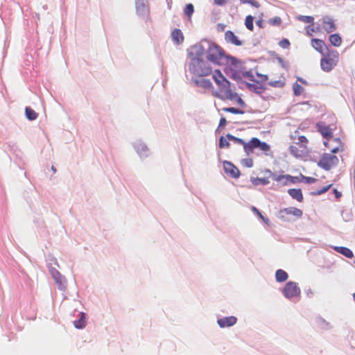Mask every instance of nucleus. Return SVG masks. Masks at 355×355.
I'll use <instances>...</instances> for the list:
<instances>
[{
    "label": "nucleus",
    "instance_id": "nucleus-1",
    "mask_svg": "<svg viewBox=\"0 0 355 355\" xmlns=\"http://www.w3.org/2000/svg\"><path fill=\"white\" fill-rule=\"evenodd\" d=\"M212 78L218 86V91H215L213 93L214 96L223 100L228 99L233 101L237 99L239 103L242 102V99L232 89L230 83L222 74L220 70H215Z\"/></svg>",
    "mask_w": 355,
    "mask_h": 355
},
{
    "label": "nucleus",
    "instance_id": "nucleus-2",
    "mask_svg": "<svg viewBox=\"0 0 355 355\" xmlns=\"http://www.w3.org/2000/svg\"><path fill=\"white\" fill-rule=\"evenodd\" d=\"M207 59L217 65L230 64L236 67L240 64L234 57L226 55L222 47L216 44L209 45L206 51Z\"/></svg>",
    "mask_w": 355,
    "mask_h": 355
},
{
    "label": "nucleus",
    "instance_id": "nucleus-3",
    "mask_svg": "<svg viewBox=\"0 0 355 355\" xmlns=\"http://www.w3.org/2000/svg\"><path fill=\"white\" fill-rule=\"evenodd\" d=\"M317 128L318 131L323 136V137L327 139V141L324 142V145L328 148L331 152L337 153L340 150H343V145L340 139L338 138L332 139V141H336L338 144V146L334 148H331L330 146V141L332 139L333 131L329 125L324 124L323 122H320L317 123Z\"/></svg>",
    "mask_w": 355,
    "mask_h": 355
},
{
    "label": "nucleus",
    "instance_id": "nucleus-4",
    "mask_svg": "<svg viewBox=\"0 0 355 355\" xmlns=\"http://www.w3.org/2000/svg\"><path fill=\"white\" fill-rule=\"evenodd\" d=\"M293 140H297L290 146V152L292 155L297 158H303L309 155L308 139L303 135L297 138L292 137Z\"/></svg>",
    "mask_w": 355,
    "mask_h": 355
},
{
    "label": "nucleus",
    "instance_id": "nucleus-5",
    "mask_svg": "<svg viewBox=\"0 0 355 355\" xmlns=\"http://www.w3.org/2000/svg\"><path fill=\"white\" fill-rule=\"evenodd\" d=\"M339 61V53L337 51H329L326 54H323L320 60V67L325 72L331 71L338 64Z\"/></svg>",
    "mask_w": 355,
    "mask_h": 355
},
{
    "label": "nucleus",
    "instance_id": "nucleus-6",
    "mask_svg": "<svg viewBox=\"0 0 355 355\" xmlns=\"http://www.w3.org/2000/svg\"><path fill=\"white\" fill-rule=\"evenodd\" d=\"M189 70L198 76H206L211 74L212 69L209 64L202 59L193 58L189 64Z\"/></svg>",
    "mask_w": 355,
    "mask_h": 355
},
{
    "label": "nucleus",
    "instance_id": "nucleus-7",
    "mask_svg": "<svg viewBox=\"0 0 355 355\" xmlns=\"http://www.w3.org/2000/svg\"><path fill=\"white\" fill-rule=\"evenodd\" d=\"M332 153H333L332 152H331V153H324L321 156L319 162H318V165L320 168H322L326 171H329L331 168L337 166L338 164L339 159L337 157V156L333 155Z\"/></svg>",
    "mask_w": 355,
    "mask_h": 355
},
{
    "label": "nucleus",
    "instance_id": "nucleus-8",
    "mask_svg": "<svg viewBox=\"0 0 355 355\" xmlns=\"http://www.w3.org/2000/svg\"><path fill=\"white\" fill-rule=\"evenodd\" d=\"M303 212L301 209L294 207H290L281 209L279 213V218L283 220H289L291 216L296 218H300Z\"/></svg>",
    "mask_w": 355,
    "mask_h": 355
},
{
    "label": "nucleus",
    "instance_id": "nucleus-9",
    "mask_svg": "<svg viewBox=\"0 0 355 355\" xmlns=\"http://www.w3.org/2000/svg\"><path fill=\"white\" fill-rule=\"evenodd\" d=\"M282 293L286 298L299 297L301 294V289L297 284L294 282H288L284 286Z\"/></svg>",
    "mask_w": 355,
    "mask_h": 355
},
{
    "label": "nucleus",
    "instance_id": "nucleus-10",
    "mask_svg": "<svg viewBox=\"0 0 355 355\" xmlns=\"http://www.w3.org/2000/svg\"><path fill=\"white\" fill-rule=\"evenodd\" d=\"M267 172L270 174V177L274 180L279 182L281 185H287L289 183H295L297 178L290 175H276L272 173L270 170Z\"/></svg>",
    "mask_w": 355,
    "mask_h": 355
},
{
    "label": "nucleus",
    "instance_id": "nucleus-11",
    "mask_svg": "<svg viewBox=\"0 0 355 355\" xmlns=\"http://www.w3.org/2000/svg\"><path fill=\"white\" fill-rule=\"evenodd\" d=\"M223 168L225 172L230 175L233 178H238L240 175V171L239 168L235 166L230 162L225 161L223 162Z\"/></svg>",
    "mask_w": 355,
    "mask_h": 355
},
{
    "label": "nucleus",
    "instance_id": "nucleus-12",
    "mask_svg": "<svg viewBox=\"0 0 355 355\" xmlns=\"http://www.w3.org/2000/svg\"><path fill=\"white\" fill-rule=\"evenodd\" d=\"M237 322V318L235 316H227L220 319H218L217 321L218 324L221 328L230 327L234 325Z\"/></svg>",
    "mask_w": 355,
    "mask_h": 355
},
{
    "label": "nucleus",
    "instance_id": "nucleus-13",
    "mask_svg": "<svg viewBox=\"0 0 355 355\" xmlns=\"http://www.w3.org/2000/svg\"><path fill=\"white\" fill-rule=\"evenodd\" d=\"M260 142L261 141L259 139L256 137L252 138L249 142L245 143L244 145L245 152L248 155L252 153L254 148H259Z\"/></svg>",
    "mask_w": 355,
    "mask_h": 355
},
{
    "label": "nucleus",
    "instance_id": "nucleus-14",
    "mask_svg": "<svg viewBox=\"0 0 355 355\" xmlns=\"http://www.w3.org/2000/svg\"><path fill=\"white\" fill-rule=\"evenodd\" d=\"M52 275L58 285V289L64 291L66 288V281L64 277L58 270L53 272Z\"/></svg>",
    "mask_w": 355,
    "mask_h": 355
},
{
    "label": "nucleus",
    "instance_id": "nucleus-15",
    "mask_svg": "<svg viewBox=\"0 0 355 355\" xmlns=\"http://www.w3.org/2000/svg\"><path fill=\"white\" fill-rule=\"evenodd\" d=\"M225 40L227 43H230L236 46H241L243 44L242 41L240 40L231 31H227L225 32Z\"/></svg>",
    "mask_w": 355,
    "mask_h": 355
},
{
    "label": "nucleus",
    "instance_id": "nucleus-16",
    "mask_svg": "<svg viewBox=\"0 0 355 355\" xmlns=\"http://www.w3.org/2000/svg\"><path fill=\"white\" fill-rule=\"evenodd\" d=\"M322 26L327 33H332L336 30L334 20L329 17L322 19Z\"/></svg>",
    "mask_w": 355,
    "mask_h": 355
},
{
    "label": "nucleus",
    "instance_id": "nucleus-17",
    "mask_svg": "<svg viewBox=\"0 0 355 355\" xmlns=\"http://www.w3.org/2000/svg\"><path fill=\"white\" fill-rule=\"evenodd\" d=\"M171 37L173 41L176 44H180L184 42V37L183 35V33L180 29L175 28L173 30L171 33Z\"/></svg>",
    "mask_w": 355,
    "mask_h": 355
},
{
    "label": "nucleus",
    "instance_id": "nucleus-18",
    "mask_svg": "<svg viewBox=\"0 0 355 355\" xmlns=\"http://www.w3.org/2000/svg\"><path fill=\"white\" fill-rule=\"evenodd\" d=\"M311 46L320 53L324 54L323 51H324V48L326 47V45L323 40H319V39H315V38L312 39L311 40Z\"/></svg>",
    "mask_w": 355,
    "mask_h": 355
},
{
    "label": "nucleus",
    "instance_id": "nucleus-19",
    "mask_svg": "<svg viewBox=\"0 0 355 355\" xmlns=\"http://www.w3.org/2000/svg\"><path fill=\"white\" fill-rule=\"evenodd\" d=\"M288 194L298 202H302L304 200L303 194L300 189H290L288 190Z\"/></svg>",
    "mask_w": 355,
    "mask_h": 355
},
{
    "label": "nucleus",
    "instance_id": "nucleus-20",
    "mask_svg": "<svg viewBox=\"0 0 355 355\" xmlns=\"http://www.w3.org/2000/svg\"><path fill=\"white\" fill-rule=\"evenodd\" d=\"M334 250L337 252H339L340 254H342L343 255H344L345 257H347V258H352L354 257V254L352 252V251L348 248H346V247H335L334 248Z\"/></svg>",
    "mask_w": 355,
    "mask_h": 355
},
{
    "label": "nucleus",
    "instance_id": "nucleus-21",
    "mask_svg": "<svg viewBox=\"0 0 355 355\" xmlns=\"http://www.w3.org/2000/svg\"><path fill=\"white\" fill-rule=\"evenodd\" d=\"M73 324L77 329H83L86 324V316L84 313H80V318L73 322Z\"/></svg>",
    "mask_w": 355,
    "mask_h": 355
},
{
    "label": "nucleus",
    "instance_id": "nucleus-22",
    "mask_svg": "<svg viewBox=\"0 0 355 355\" xmlns=\"http://www.w3.org/2000/svg\"><path fill=\"white\" fill-rule=\"evenodd\" d=\"M329 42L334 46H340L342 44V39L340 36L337 34H332L329 36Z\"/></svg>",
    "mask_w": 355,
    "mask_h": 355
},
{
    "label": "nucleus",
    "instance_id": "nucleus-23",
    "mask_svg": "<svg viewBox=\"0 0 355 355\" xmlns=\"http://www.w3.org/2000/svg\"><path fill=\"white\" fill-rule=\"evenodd\" d=\"M288 277V275L286 272L282 269H279L276 271L275 278L276 280L279 282H285Z\"/></svg>",
    "mask_w": 355,
    "mask_h": 355
},
{
    "label": "nucleus",
    "instance_id": "nucleus-24",
    "mask_svg": "<svg viewBox=\"0 0 355 355\" xmlns=\"http://www.w3.org/2000/svg\"><path fill=\"white\" fill-rule=\"evenodd\" d=\"M26 116L28 119L33 121L37 119V113L30 107H26L25 109Z\"/></svg>",
    "mask_w": 355,
    "mask_h": 355
},
{
    "label": "nucleus",
    "instance_id": "nucleus-25",
    "mask_svg": "<svg viewBox=\"0 0 355 355\" xmlns=\"http://www.w3.org/2000/svg\"><path fill=\"white\" fill-rule=\"evenodd\" d=\"M251 182L255 186L262 184L266 185L269 184V180L266 178H251Z\"/></svg>",
    "mask_w": 355,
    "mask_h": 355
},
{
    "label": "nucleus",
    "instance_id": "nucleus-26",
    "mask_svg": "<svg viewBox=\"0 0 355 355\" xmlns=\"http://www.w3.org/2000/svg\"><path fill=\"white\" fill-rule=\"evenodd\" d=\"M253 21L254 17L252 15H248L245 17V25L246 28L250 31L254 30Z\"/></svg>",
    "mask_w": 355,
    "mask_h": 355
},
{
    "label": "nucleus",
    "instance_id": "nucleus-27",
    "mask_svg": "<svg viewBox=\"0 0 355 355\" xmlns=\"http://www.w3.org/2000/svg\"><path fill=\"white\" fill-rule=\"evenodd\" d=\"M193 12H194V7H193V4L192 3L187 4L184 9V15H187L189 18H191Z\"/></svg>",
    "mask_w": 355,
    "mask_h": 355
},
{
    "label": "nucleus",
    "instance_id": "nucleus-28",
    "mask_svg": "<svg viewBox=\"0 0 355 355\" xmlns=\"http://www.w3.org/2000/svg\"><path fill=\"white\" fill-rule=\"evenodd\" d=\"M293 90L295 96H300L304 92V88L299 83H295L293 85Z\"/></svg>",
    "mask_w": 355,
    "mask_h": 355
},
{
    "label": "nucleus",
    "instance_id": "nucleus-29",
    "mask_svg": "<svg viewBox=\"0 0 355 355\" xmlns=\"http://www.w3.org/2000/svg\"><path fill=\"white\" fill-rule=\"evenodd\" d=\"M332 187V184H329L320 189H318L312 193L313 195L315 196H320L325 192H327L331 187Z\"/></svg>",
    "mask_w": 355,
    "mask_h": 355
},
{
    "label": "nucleus",
    "instance_id": "nucleus-30",
    "mask_svg": "<svg viewBox=\"0 0 355 355\" xmlns=\"http://www.w3.org/2000/svg\"><path fill=\"white\" fill-rule=\"evenodd\" d=\"M297 19L306 24H313V17L311 16H304V15H300L297 17Z\"/></svg>",
    "mask_w": 355,
    "mask_h": 355
},
{
    "label": "nucleus",
    "instance_id": "nucleus-31",
    "mask_svg": "<svg viewBox=\"0 0 355 355\" xmlns=\"http://www.w3.org/2000/svg\"><path fill=\"white\" fill-rule=\"evenodd\" d=\"M227 138L229 140L234 141V143L242 145L243 147H244V145L245 144V142L242 139L236 137L232 135H230V134L227 135Z\"/></svg>",
    "mask_w": 355,
    "mask_h": 355
},
{
    "label": "nucleus",
    "instance_id": "nucleus-32",
    "mask_svg": "<svg viewBox=\"0 0 355 355\" xmlns=\"http://www.w3.org/2000/svg\"><path fill=\"white\" fill-rule=\"evenodd\" d=\"M223 110L225 112H230V113H232V114H243V112L242 110H241L239 108H236V107H224L223 108Z\"/></svg>",
    "mask_w": 355,
    "mask_h": 355
},
{
    "label": "nucleus",
    "instance_id": "nucleus-33",
    "mask_svg": "<svg viewBox=\"0 0 355 355\" xmlns=\"http://www.w3.org/2000/svg\"><path fill=\"white\" fill-rule=\"evenodd\" d=\"M269 24L275 26H279L282 24V19L279 17H275L268 20Z\"/></svg>",
    "mask_w": 355,
    "mask_h": 355
},
{
    "label": "nucleus",
    "instance_id": "nucleus-34",
    "mask_svg": "<svg viewBox=\"0 0 355 355\" xmlns=\"http://www.w3.org/2000/svg\"><path fill=\"white\" fill-rule=\"evenodd\" d=\"M252 211L257 215L258 216L263 222H265L266 223H268L269 220L268 218H265L262 214L259 211V209H257L255 207H252Z\"/></svg>",
    "mask_w": 355,
    "mask_h": 355
},
{
    "label": "nucleus",
    "instance_id": "nucleus-35",
    "mask_svg": "<svg viewBox=\"0 0 355 355\" xmlns=\"http://www.w3.org/2000/svg\"><path fill=\"white\" fill-rule=\"evenodd\" d=\"M201 85L205 89H213V85L209 80L202 79L201 80Z\"/></svg>",
    "mask_w": 355,
    "mask_h": 355
},
{
    "label": "nucleus",
    "instance_id": "nucleus-36",
    "mask_svg": "<svg viewBox=\"0 0 355 355\" xmlns=\"http://www.w3.org/2000/svg\"><path fill=\"white\" fill-rule=\"evenodd\" d=\"M230 146V144L227 139L221 137L219 140V147L220 148H228Z\"/></svg>",
    "mask_w": 355,
    "mask_h": 355
},
{
    "label": "nucleus",
    "instance_id": "nucleus-37",
    "mask_svg": "<svg viewBox=\"0 0 355 355\" xmlns=\"http://www.w3.org/2000/svg\"><path fill=\"white\" fill-rule=\"evenodd\" d=\"M243 3H249L255 8H259L260 6L259 3L256 0H241Z\"/></svg>",
    "mask_w": 355,
    "mask_h": 355
},
{
    "label": "nucleus",
    "instance_id": "nucleus-38",
    "mask_svg": "<svg viewBox=\"0 0 355 355\" xmlns=\"http://www.w3.org/2000/svg\"><path fill=\"white\" fill-rule=\"evenodd\" d=\"M241 164L247 167H252L253 166V160L251 158L242 159Z\"/></svg>",
    "mask_w": 355,
    "mask_h": 355
},
{
    "label": "nucleus",
    "instance_id": "nucleus-39",
    "mask_svg": "<svg viewBox=\"0 0 355 355\" xmlns=\"http://www.w3.org/2000/svg\"><path fill=\"white\" fill-rule=\"evenodd\" d=\"M259 148L261 150H262V151L267 152V151L270 150V147L266 142L261 141L260 144H259Z\"/></svg>",
    "mask_w": 355,
    "mask_h": 355
},
{
    "label": "nucleus",
    "instance_id": "nucleus-40",
    "mask_svg": "<svg viewBox=\"0 0 355 355\" xmlns=\"http://www.w3.org/2000/svg\"><path fill=\"white\" fill-rule=\"evenodd\" d=\"M279 46L284 49L288 48L290 46V42L287 39H284L279 42Z\"/></svg>",
    "mask_w": 355,
    "mask_h": 355
},
{
    "label": "nucleus",
    "instance_id": "nucleus-41",
    "mask_svg": "<svg viewBox=\"0 0 355 355\" xmlns=\"http://www.w3.org/2000/svg\"><path fill=\"white\" fill-rule=\"evenodd\" d=\"M269 85L272 87H283L284 83L282 80H277V81L270 82Z\"/></svg>",
    "mask_w": 355,
    "mask_h": 355
},
{
    "label": "nucleus",
    "instance_id": "nucleus-42",
    "mask_svg": "<svg viewBox=\"0 0 355 355\" xmlns=\"http://www.w3.org/2000/svg\"><path fill=\"white\" fill-rule=\"evenodd\" d=\"M306 33L309 35H312V33L313 32H315V28H314V26L313 25V24L311 25H309L306 27Z\"/></svg>",
    "mask_w": 355,
    "mask_h": 355
},
{
    "label": "nucleus",
    "instance_id": "nucleus-43",
    "mask_svg": "<svg viewBox=\"0 0 355 355\" xmlns=\"http://www.w3.org/2000/svg\"><path fill=\"white\" fill-rule=\"evenodd\" d=\"M304 178L305 179V182L309 184L314 183L317 180L315 178L311 177H304Z\"/></svg>",
    "mask_w": 355,
    "mask_h": 355
},
{
    "label": "nucleus",
    "instance_id": "nucleus-44",
    "mask_svg": "<svg viewBox=\"0 0 355 355\" xmlns=\"http://www.w3.org/2000/svg\"><path fill=\"white\" fill-rule=\"evenodd\" d=\"M226 26L223 24H218L216 26V29L218 32H223L224 31Z\"/></svg>",
    "mask_w": 355,
    "mask_h": 355
},
{
    "label": "nucleus",
    "instance_id": "nucleus-45",
    "mask_svg": "<svg viewBox=\"0 0 355 355\" xmlns=\"http://www.w3.org/2000/svg\"><path fill=\"white\" fill-rule=\"evenodd\" d=\"M226 124H227V121H226L225 118L221 117L220 119V121H219V127L223 128L226 125Z\"/></svg>",
    "mask_w": 355,
    "mask_h": 355
},
{
    "label": "nucleus",
    "instance_id": "nucleus-46",
    "mask_svg": "<svg viewBox=\"0 0 355 355\" xmlns=\"http://www.w3.org/2000/svg\"><path fill=\"white\" fill-rule=\"evenodd\" d=\"M216 5L223 6L227 3V0H214Z\"/></svg>",
    "mask_w": 355,
    "mask_h": 355
},
{
    "label": "nucleus",
    "instance_id": "nucleus-47",
    "mask_svg": "<svg viewBox=\"0 0 355 355\" xmlns=\"http://www.w3.org/2000/svg\"><path fill=\"white\" fill-rule=\"evenodd\" d=\"M334 193L336 198H340V196L342 195L340 191H338L337 189H334Z\"/></svg>",
    "mask_w": 355,
    "mask_h": 355
},
{
    "label": "nucleus",
    "instance_id": "nucleus-48",
    "mask_svg": "<svg viewBox=\"0 0 355 355\" xmlns=\"http://www.w3.org/2000/svg\"><path fill=\"white\" fill-rule=\"evenodd\" d=\"M297 81H299V82H300L301 83H302V84L305 85H308V83H307L305 80H304L303 78H302L298 77V78H297Z\"/></svg>",
    "mask_w": 355,
    "mask_h": 355
},
{
    "label": "nucleus",
    "instance_id": "nucleus-49",
    "mask_svg": "<svg viewBox=\"0 0 355 355\" xmlns=\"http://www.w3.org/2000/svg\"><path fill=\"white\" fill-rule=\"evenodd\" d=\"M256 24L257 25L260 27V28H262L263 27V22H262V20H258L256 21Z\"/></svg>",
    "mask_w": 355,
    "mask_h": 355
},
{
    "label": "nucleus",
    "instance_id": "nucleus-50",
    "mask_svg": "<svg viewBox=\"0 0 355 355\" xmlns=\"http://www.w3.org/2000/svg\"><path fill=\"white\" fill-rule=\"evenodd\" d=\"M267 79H268L267 76H266V75H262L261 76V80H266Z\"/></svg>",
    "mask_w": 355,
    "mask_h": 355
},
{
    "label": "nucleus",
    "instance_id": "nucleus-51",
    "mask_svg": "<svg viewBox=\"0 0 355 355\" xmlns=\"http://www.w3.org/2000/svg\"><path fill=\"white\" fill-rule=\"evenodd\" d=\"M51 168H52V170H53L54 172H55V171H56V169L54 168V166H53L51 167Z\"/></svg>",
    "mask_w": 355,
    "mask_h": 355
},
{
    "label": "nucleus",
    "instance_id": "nucleus-52",
    "mask_svg": "<svg viewBox=\"0 0 355 355\" xmlns=\"http://www.w3.org/2000/svg\"><path fill=\"white\" fill-rule=\"evenodd\" d=\"M353 297H354V300L355 301V293L353 294Z\"/></svg>",
    "mask_w": 355,
    "mask_h": 355
},
{
    "label": "nucleus",
    "instance_id": "nucleus-53",
    "mask_svg": "<svg viewBox=\"0 0 355 355\" xmlns=\"http://www.w3.org/2000/svg\"><path fill=\"white\" fill-rule=\"evenodd\" d=\"M354 263H355V261H354Z\"/></svg>",
    "mask_w": 355,
    "mask_h": 355
}]
</instances>
